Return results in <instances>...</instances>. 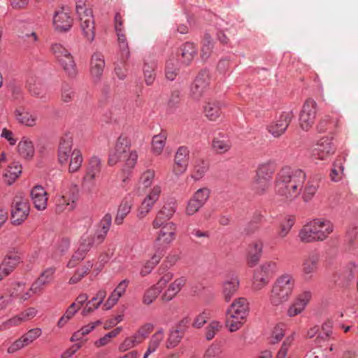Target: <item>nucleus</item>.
<instances>
[{
    "mask_svg": "<svg viewBox=\"0 0 358 358\" xmlns=\"http://www.w3.org/2000/svg\"><path fill=\"white\" fill-rule=\"evenodd\" d=\"M173 278V274L171 272H166L162 275L155 286L162 292Z\"/></svg>",
    "mask_w": 358,
    "mask_h": 358,
    "instance_id": "nucleus-64",
    "label": "nucleus"
},
{
    "mask_svg": "<svg viewBox=\"0 0 358 358\" xmlns=\"http://www.w3.org/2000/svg\"><path fill=\"white\" fill-rule=\"evenodd\" d=\"M166 136L164 133L154 136L152 138V148L157 155H159L165 145Z\"/></svg>",
    "mask_w": 358,
    "mask_h": 358,
    "instance_id": "nucleus-51",
    "label": "nucleus"
},
{
    "mask_svg": "<svg viewBox=\"0 0 358 358\" xmlns=\"http://www.w3.org/2000/svg\"><path fill=\"white\" fill-rule=\"evenodd\" d=\"M22 173V167L17 162H13L6 169L3 176L6 182L10 185Z\"/></svg>",
    "mask_w": 358,
    "mask_h": 358,
    "instance_id": "nucleus-37",
    "label": "nucleus"
},
{
    "mask_svg": "<svg viewBox=\"0 0 358 358\" xmlns=\"http://www.w3.org/2000/svg\"><path fill=\"white\" fill-rule=\"evenodd\" d=\"M21 258L16 252H10L3 259L0 265V280L8 275L20 262Z\"/></svg>",
    "mask_w": 358,
    "mask_h": 358,
    "instance_id": "nucleus-21",
    "label": "nucleus"
},
{
    "mask_svg": "<svg viewBox=\"0 0 358 358\" xmlns=\"http://www.w3.org/2000/svg\"><path fill=\"white\" fill-rule=\"evenodd\" d=\"M231 146V143L227 137L219 134L212 141V148L215 152L222 154L227 152Z\"/></svg>",
    "mask_w": 358,
    "mask_h": 358,
    "instance_id": "nucleus-35",
    "label": "nucleus"
},
{
    "mask_svg": "<svg viewBox=\"0 0 358 358\" xmlns=\"http://www.w3.org/2000/svg\"><path fill=\"white\" fill-rule=\"evenodd\" d=\"M222 324L218 321H211L206 328L205 336L208 341L212 340L215 334L220 331Z\"/></svg>",
    "mask_w": 358,
    "mask_h": 358,
    "instance_id": "nucleus-53",
    "label": "nucleus"
},
{
    "mask_svg": "<svg viewBox=\"0 0 358 358\" xmlns=\"http://www.w3.org/2000/svg\"><path fill=\"white\" fill-rule=\"evenodd\" d=\"M174 203H170L164 206L152 222V227L159 229L163 224L167 223L175 213Z\"/></svg>",
    "mask_w": 358,
    "mask_h": 358,
    "instance_id": "nucleus-25",
    "label": "nucleus"
},
{
    "mask_svg": "<svg viewBox=\"0 0 358 358\" xmlns=\"http://www.w3.org/2000/svg\"><path fill=\"white\" fill-rule=\"evenodd\" d=\"M162 189L159 185L155 186L150 194L144 199L138 208L137 217L143 218L150 212L155 202L158 200Z\"/></svg>",
    "mask_w": 358,
    "mask_h": 358,
    "instance_id": "nucleus-17",
    "label": "nucleus"
},
{
    "mask_svg": "<svg viewBox=\"0 0 358 358\" xmlns=\"http://www.w3.org/2000/svg\"><path fill=\"white\" fill-rule=\"evenodd\" d=\"M295 223V219L293 216L286 217L280 224L278 236L280 238H285Z\"/></svg>",
    "mask_w": 358,
    "mask_h": 358,
    "instance_id": "nucleus-48",
    "label": "nucleus"
},
{
    "mask_svg": "<svg viewBox=\"0 0 358 358\" xmlns=\"http://www.w3.org/2000/svg\"><path fill=\"white\" fill-rule=\"evenodd\" d=\"M145 82L148 85H151L155 79V66L145 64L143 66Z\"/></svg>",
    "mask_w": 358,
    "mask_h": 358,
    "instance_id": "nucleus-62",
    "label": "nucleus"
},
{
    "mask_svg": "<svg viewBox=\"0 0 358 358\" xmlns=\"http://www.w3.org/2000/svg\"><path fill=\"white\" fill-rule=\"evenodd\" d=\"M317 103L313 99H308L304 103L300 115L299 125L303 131H308L314 124L316 113Z\"/></svg>",
    "mask_w": 358,
    "mask_h": 358,
    "instance_id": "nucleus-10",
    "label": "nucleus"
},
{
    "mask_svg": "<svg viewBox=\"0 0 358 358\" xmlns=\"http://www.w3.org/2000/svg\"><path fill=\"white\" fill-rule=\"evenodd\" d=\"M154 325L152 323H146L140 327L136 332L134 334L141 343L153 331Z\"/></svg>",
    "mask_w": 358,
    "mask_h": 358,
    "instance_id": "nucleus-49",
    "label": "nucleus"
},
{
    "mask_svg": "<svg viewBox=\"0 0 358 358\" xmlns=\"http://www.w3.org/2000/svg\"><path fill=\"white\" fill-rule=\"evenodd\" d=\"M263 248V243L261 240H255L251 242L248 248V259L250 266H255L259 260Z\"/></svg>",
    "mask_w": 358,
    "mask_h": 358,
    "instance_id": "nucleus-26",
    "label": "nucleus"
},
{
    "mask_svg": "<svg viewBox=\"0 0 358 358\" xmlns=\"http://www.w3.org/2000/svg\"><path fill=\"white\" fill-rule=\"evenodd\" d=\"M336 147L332 140L327 137L320 139L311 149L313 159L326 160L335 152Z\"/></svg>",
    "mask_w": 358,
    "mask_h": 358,
    "instance_id": "nucleus-12",
    "label": "nucleus"
},
{
    "mask_svg": "<svg viewBox=\"0 0 358 358\" xmlns=\"http://www.w3.org/2000/svg\"><path fill=\"white\" fill-rule=\"evenodd\" d=\"M320 264V255L318 253L312 252L304 256L301 264V275L306 281L313 279L317 273Z\"/></svg>",
    "mask_w": 358,
    "mask_h": 358,
    "instance_id": "nucleus-13",
    "label": "nucleus"
},
{
    "mask_svg": "<svg viewBox=\"0 0 358 358\" xmlns=\"http://www.w3.org/2000/svg\"><path fill=\"white\" fill-rule=\"evenodd\" d=\"M18 151L24 157H31L34 153L32 142L29 138L23 137L18 144Z\"/></svg>",
    "mask_w": 358,
    "mask_h": 358,
    "instance_id": "nucleus-41",
    "label": "nucleus"
},
{
    "mask_svg": "<svg viewBox=\"0 0 358 358\" xmlns=\"http://www.w3.org/2000/svg\"><path fill=\"white\" fill-rule=\"evenodd\" d=\"M51 51L68 76L75 77L77 74V69L71 53L61 44L58 43L52 45Z\"/></svg>",
    "mask_w": 358,
    "mask_h": 358,
    "instance_id": "nucleus-7",
    "label": "nucleus"
},
{
    "mask_svg": "<svg viewBox=\"0 0 358 358\" xmlns=\"http://www.w3.org/2000/svg\"><path fill=\"white\" fill-rule=\"evenodd\" d=\"M17 121L27 127H32L36 124L38 116L35 113L29 111L23 106L17 107L15 112Z\"/></svg>",
    "mask_w": 358,
    "mask_h": 358,
    "instance_id": "nucleus-22",
    "label": "nucleus"
},
{
    "mask_svg": "<svg viewBox=\"0 0 358 358\" xmlns=\"http://www.w3.org/2000/svg\"><path fill=\"white\" fill-rule=\"evenodd\" d=\"M55 272L53 267L46 268L32 284V290L41 292L43 287L52 280Z\"/></svg>",
    "mask_w": 358,
    "mask_h": 358,
    "instance_id": "nucleus-28",
    "label": "nucleus"
},
{
    "mask_svg": "<svg viewBox=\"0 0 358 358\" xmlns=\"http://www.w3.org/2000/svg\"><path fill=\"white\" fill-rule=\"evenodd\" d=\"M269 282V279L256 270L254 273V278L252 282V288L255 290H260L263 289Z\"/></svg>",
    "mask_w": 358,
    "mask_h": 358,
    "instance_id": "nucleus-55",
    "label": "nucleus"
},
{
    "mask_svg": "<svg viewBox=\"0 0 358 358\" xmlns=\"http://www.w3.org/2000/svg\"><path fill=\"white\" fill-rule=\"evenodd\" d=\"M141 344L139 341L136 338V337L133 335L129 337H127L123 342L120 345L118 350L120 352H126L136 345Z\"/></svg>",
    "mask_w": 358,
    "mask_h": 358,
    "instance_id": "nucleus-56",
    "label": "nucleus"
},
{
    "mask_svg": "<svg viewBox=\"0 0 358 358\" xmlns=\"http://www.w3.org/2000/svg\"><path fill=\"white\" fill-rule=\"evenodd\" d=\"M319 182L315 180H309L306 183L303 193V199L305 202L310 201L317 191Z\"/></svg>",
    "mask_w": 358,
    "mask_h": 358,
    "instance_id": "nucleus-42",
    "label": "nucleus"
},
{
    "mask_svg": "<svg viewBox=\"0 0 358 358\" xmlns=\"http://www.w3.org/2000/svg\"><path fill=\"white\" fill-rule=\"evenodd\" d=\"M164 338V330L162 328H159L157 331L152 335L148 343V348L145 352L143 355V358H149V357L157 351L162 342Z\"/></svg>",
    "mask_w": 358,
    "mask_h": 358,
    "instance_id": "nucleus-27",
    "label": "nucleus"
},
{
    "mask_svg": "<svg viewBox=\"0 0 358 358\" xmlns=\"http://www.w3.org/2000/svg\"><path fill=\"white\" fill-rule=\"evenodd\" d=\"M343 171L344 167L341 162L339 160L336 161L330 173L331 180L334 182L341 180L343 176Z\"/></svg>",
    "mask_w": 358,
    "mask_h": 358,
    "instance_id": "nucleus-57",
    "label": "nucleus"
},
{
    "mask_svg": "<svg viewBox=\"0 0 358 358\" xmlns=\"http://www.w3.org/2000/svg\"><path fill=\"white\" fill-rule=\"evenodd\" d=\"M73 139L70 135H65L60 141L58 148V160L62 164H66L71 154V160L69 163V172L77 171L83 163V157L78 150L72 151Z\"/></svg>",
    "mask_w": 358,
    "mask_h": 358,
    "instance_id": "nucleus-5",
    "label": "nucleus"
},
{
    "mask_svg": "<svg viewBox=\"0 0 358 358\" xmlns=\"http://www.w3.org/2000/svg\"><path fill=\"white\" fill-rule=\"evenodd\" d=\"M221 346L217 343H213L206 350L203 358H221Z\"/></svg>",
    "mask_w": 358,
    "mask_h": 358,
    "instance_id": "nucleus-60",
    "label": "nucleus"
},
{
    "mask_svg": "<svg viewBox=\"0 0 358 358\" xmlns=\"http://www.w3.org/2000/svg\"><path fill=\"white\" fill-rule=\"evenodd\" d=\"M116 34L120 48V63L124 64L130 56L127 39L124 31Z\"/></svg>",
    "mask_w": 358,
    "mask_h": 358,
    "instance_id": "nucleus-34",
    "label": "nucleus"
},
{
    "mask_svg": "<svg viewBox=\"0 0 358 358\" xmlns=\"http://www.w3.org/2000/svg\"><path fill=\"white\" fill-rule=\"evenodd\" d=\"M137 159L136 152H130V144L127 137L120 136L116 141L114 149L110 152L108 164L113 166L119 161H124L129 168H133Z\"/></svg>",
    "mask_w": 358,
    "mask_h": 358,
    "instance_id": "nucleus-4",
    "label": "nucleus"
},
{
    "mask_svg": "<svg viewBox=\"0 0 358 358\" xmlns=\"http://www.w3.org/2000/svg\"><path fill=\"white\" fill-rule=\"evenodd\" d=\"M293 117L294 114L292 111L282 112L267 126L268 132L273 137H280L285 132Z\"/></svg>",
    "mask_w": 358,
    "mask_h": 358,
    "instance_id": "nucleus-11",
    "label": "nucleus"
},
{
    "mask_svg": "<svg viewBox=\"0 0 358 358\" xmlns=\"http://www.w3.org/2000/svg\"><path fill=\"white\" fill-rule=\"evenodd\" d=\"M162 259L160 255H154L151 259L147 261L141 268V274L142 276H145L149 274L155 266Z\"/></svg>",
    "mask_w": 358,
    "mask_h": 358,
    "instance_id": "nucleus-50",
    "label": "nucleus"
},
{
    "mask_svg": "<svg viewBox=\"0 0 358 358\" xmlns=\"http://www.w3.org/2000/svg\"><path fill=\"white\" fill-rule=\"evenodd\" d=\"M161 291L157 289L155 285L148 289L144 294L143 302L144 304L150 305L152 303L158 295L160 294Z\"/></svg>",
    "mask_w": 358,
    "mask_h": 358,
    "instance_id": "nucleus-59",
    "label": "nucleus"
},
{
    "mask_svg": "<svg viewBox=\"0 0 358 358\" xmlns=\"http://www.w3.org/2000/svg\"><path fill=\"white\" fill-rule=\"evenodd\" d=\"M76 13L83 36L92 41L95 36V24L92 9L86 4L85 0H78Z\"/></svg>",
    "mask_w": 358,
    "mask_h": 358,
    "instance_id": "nucleus-6",
    "label": "nucleus"
},
{
    "mask_svg": "<svg viewBox=\"0 0 358 358\" xmlns=\"http://www.w3.org/2000/svg\"><path fill=\"white\" fill-rule=\"evenodd\" d=\"M79 189L76 185H72L68 190L56 200L55 211L62 213L72 210L78 199Z\"/></svg>",
    "mask_w": 358,
    "mask_h": 358,
    "instance_id": "nucleus-8",
    "label": "nucleus"
},
{
    "mask_svg": "<svg viewBox=\"0 0 358 358\" xmlns=\"http://www.w3.org/2000/svg\"><path fill=\"white\" fill-rule=\"evenodd\" d=\"M245 320L244 319L236 318V316L227 314L226 324L229 330L233 332L238 330L243 326Z\"/></svg>",
    "mask_w": 358,
    "mask_h": 358,
    "instance_id": "nucleus-52",
    "label": "nucleus"
},
{
    "mask_svg": "<svg viewBox=\"0 0 358 358\" xmlns=\"http://www.w3.org/2000/svg\"><path fill=\"white\" fill-rule=\"evenodd\" d=\"M42 331L40 328H35L28 331L26 334L22 335L21 338H22L23 342L28 345L40 337Z\"/></svg>",
    "mask_w": 358,
    "mask_h": 358,
    "instance_id": "nucleus-58",
    "label": "nucleus"
},
{
    "mask_svg": "<svg viewBox=\"0 0 358 358\" xmlns=\"http://www.w3.org/2000/svg\"><path fill=\"white\" fill-rule=\"evenodd\" d=\"M209 196L210 190L206 187H203L198 189L192 198L203 206L208 199Z\"/></svg>",
    "mask_w": 358,
    "mask_h": 358,
    "instance_id": "nucleus-63",
    "label": "nucleus"
},
{
    "mask_svg": "<svg viewBox=\"0 0 358 358\" xmlns=\"http://www.w3.org/2000/svg\"><path fill=\"white\" fill-rule=\"evenodd\" d=\"M312 299L310 291H303L299 294L289 306L287 315L289 317H295L301 313Z\"/></svg>",
    "mask_w": 358,
    "mask_h": 358,
    "instance_id": "nucleus-14",
    "label": "nucleus"
},
{
    "mask_svg": "<svg viewBox=\"0 0 358 358\" xmlns=\"http://www.w3.org/2000/svg\"><path fill=\"white\" fill-rule=\"evenodd\" d=\"M278 268L277 262L273 260H269L261 264L256 271L270 279V278L278 271Z\"/></svg>",
    "mask_w": 358,
    "mask_h": 358,
    "instance_id": "nucleus-40",
    "label": "nucleus"
},
{
    "mask_svg": "<svg viewBox=\"0 0 358 358\" xmlns=\"http://www.w3.org/2000/svg\"><path fill=\"white\" fill-rule=\"evenodd\" d=\"M111 224V216L106 215L100 223V229L93 233L96 236L98 242H103L106 236Z\"/></svg>",
    "mask_w": 358,
    "mask_h": 358,
    "instance_id": "nucleus-39",
    "label": "nucleus"
},
{
    "mask_svg": "<svg viewBox=\"0 0 358 358\" xmlns=\"http://www.w3.org/2000/svg\"><path fill=\"white\" fill-rule=\"evenodd\" d=\"M275 171L274 166L272 163H264L259 166L257 170L256 176L271 181L272 175Z\"/></svg>",
    "mask_w": 358,
    "mask_h": 358,
    "instance_id": "nucleus-44",
    "label": "nucleus"
},
{
    "mask_svg": "<svg viewBox=\"0 0 358 358\" xmlns=\"http://www.w3.org/2000/svg\"><path fill=\"white\" fill-rule=\"evenodd\" d=\"M105 68V60L102 53L94 52L91 57L90 73L92 76L99 80L103 74Z\"/></svg>",
    "mask_w": 358,
    "mask_h": 358,
    "instance_id": "nucleus-24",
    "label": "nucleus"
},
{
    "mask_svg": "<svg viewBox=\"0 0 358 358\" xmlns=\"http://www.w3.org/2000/svg\"><path fill=\"white\" fill-rule=\"evenodd\" d=\"M295 287V278L292 274L284 273L278 276L272 285L269 295L271 305L278 306L287 301Z\"/></svg>",
    "mask_w": 358,
    "mask_h": 358,
    "instance_id": "nucleus-3",
    "label": "nucleus"
},
{
    "mask_svg": "<svg viewBox=\"0 0 358 358\" xmlns=\"http://www.w3.org/2000/svg\"><path fill=\"white\" fill-rule=\"evenodd\" d=\"M177 55H171L169 57L165 66V76L169 80H173L178 75V62L176 58Z\"/></svg>",
    "mask_w": 358,
    "mask_h": 358,
    "instance_id": "nucleus-36",
    "label": "nucleus"
},
{
    "mask_svg": "<svg viewBox=\"0 0 358 358\" xmlns=\"http://www.w3.org/2000/svg\"><path fill=\"white\" fill-rule=\"evenodd\" d=\"M106 296V291L100 289L91 301H88L82 310L83 315H87L97 309Z\"/></svg>",
    "mask_w": 358,
    "mask_h": 358,
    "instance_id": "nucleus-31",
    "label": "nucleus"
},
{
    "mask_svg": "<svg viewBox=\"0 0 358 358\" xmlns=\"http://www.w3.org/2000/svg\"><path fill=\"white\" fill-rule=\"evenodd\" d=\"M209 84V76L206 71H201L196 77L190 88V96L194 100H199L206 92Z\"/></svg>",
    "mask_w": 358,
    "mask_h": 358,
    "instance_id": "nucleus-15",
    "label": "nucleus"
},
{
    "mask_svg": "<svg viewBox=\"0 0 358 358\" xmlns=\"http://www.w3.org/2000/svg\"><path fill=\"white\" fill-rule=\"evenodd\" d=\"M249 311V303L245 298L236 299L227 310V314L236 316V318L245 320Z\"/></svg>",
    "mask_w": 358,
    "mask_h": 358,
    "instance_id": "nucleus-20",
    "label": "nucleus"
},
{
    "mask_svg": "<svg viewBox=\"0 0 358 358\" xmlns=\"http://www.w3.org/2000/svg\"><path fill=\"white\" fill-rule=\"evenodd\" d=\"M159 228L156 241L160 244L168 245L176 239V226L173 222L163 224Z\"/></svg>",
    "mask_w": 358,
    "mask_h": 358,
    "instance_id": "nucleus-19",
    "label": "nucleus"
},
{
    "mask_svg": "<svg viewBox=\"0 0 358 358\" xmlns=\"http://www.w3.org/2000/svg\"><path fill=\"white\" fill-rule=\"evenodd\" d=\"M334 225L325 219H315L306 224L299 231V237L303 243L325 240L332 233Z\"/></svg>",
    "mask_w": 358,
    "mask_h": 358,
    "instance_id": "nucleus-2",
    "label": "nucleus"
},
{
    "mask_svg": "<svg viewBox=\"0 0 358 358\" xmlns=\"http://www.w3.org/2000/svg\"><path fill=\"white\" fill-rule=\"evenodd\" d=\"M306 178V173L301 169L282 168L277 176V193L287 201H293L299 195Z\"/></svg>",
    "mask_w": 358,
    "mask_h": 358,
    "instance_id": "nucleus-1",
    "label": "nucleus"
},
{
    "mask_svg": "<svg viewBox=\"0 0 358 358\" xmlns=\"http://www.w3.org/2000/svg\"><path fill=\"white\" fill-rule=\"evenodd\" d=\"M31 198L33 203L38 210H43L47 207L48 193L40 185L35 186L31 191Z\"/></svg>",
    "mask_w": 358,
    "mask_h": 358,
    "instance_id": "nucleus-23",
    "label": "nucleus"
},
{
    "mask_svg": "<svg viewBox=\"0 0 358 358\" xmlns=\"http://www.w3.org/2000/svg\"><path fill=\"white\" fill-rule=\"evenodd\" d=\"M270 185V180L256 176L252 183V188L257 194H263L268 189Z\"/></svg>",
    "mask_w": 358,
    "mask_h": 358,
    "instance_id": "nucleus-46",
    "label": "nucleus"
},
{
    "mask_svg": "<svg viewBox=\"0 0 358 358\" xmlns=\"http://www.w3.org/2000/svg\"><path fill=\"white\" fill-rule=\"evenodd\" d=\"M239 287V280L237 277H233L224 282L222 286V295L225 301L228 302L236 294Z\"/></svg>",
    "mask_w": 358,
    "mask_h": 358,
    "instance_id": "nucleus-32",
    "label": "nucleus"
},
{
    "mask_svg": "<svg viewBox=\"0 0 358 358\" xmlns=\"http://www.w3.org/2000/svg\"><path fill=\"white\" fill-rule=\"evenodd\" d=\"M29 213V205L27 199L17 195L13 199L11 210V221L15 225L22 224Z\"/></svg>",
    "mask_w": 358,
    "mask_h": 358,
    "instance_id": "nucleus-9",
    "label": "nucleus"
},
{
    "mask_svg": "<svg viewBox=\"0 0 358 358\" xmlns=\"http://www.w3.org/2000/svg\"><path fill=\"white\" fill-rule=\"evenodd\" d=\"M197 53V50L195 45L192 43H185L180 48L178 54L181 56V62L189 65L195 55Z\"/></svg>",
    "mask_w": 358,
    "mask_h": 358,
    "instance_id": "nucleus-33",
    "label": "nucleus"
},
{
    "mask_svg": "<svg viewBox=\"0 0 358 358\" xmlns=\"http://www.w3.org/2000/svg\"><path fill=\"white\" fill-rule=\"evenodd\" d=\"M155 176V172L152 169H147L144 171L139 180L140 185H143L144 187L147 188L151 185Z\"/></svg>",
    "mask_w": 358,
    "mask_h": 358,
    "instance_id": "nucleus-61",
    "label": "nucleus"
},
{
    "mask_svg": "<svg viewBox=\"0 0 358 358\" xmlns=\"http://www.w3.org/2000/svg\"><path fill=\"white\" fill-rule=\"evenodd\" d=\"M73 22L70 13L64 8L55 12L53 24L56 30L61 32L67 31L71 28Z\"/></svg>",
    "mask_w": 358,
    "mask_h": 358,
    "instance_id": "nucleus-18",
    "label": "nucleus"
},
{
    "mask_svg": "<svg viewBox=\"0 0 358 358\" xmlns=\"http://www.w3.org/2000/svg\"><path fill=\"white\" fill-rule=\"evenodd\" d=\"M186 282V279L183 277L176 279L171 282L167 289L163 294L162 299L163 301H169L175 297V296L180 292L181 288Z\"/></svg>",
    "mask_w": 358,
    "mask_h": 358,
    "instance_id": "nucleus-30",
    "label": "nucleus"
},
{
    "mask_svg": "<svg viewBox=\"0 0 358 358\" xmlns=\"http://www.w3.org/2000/svg\"><path fill=\"white\" fill-rule=\"evenodd\" d=\"M213 41L209 35H206L203 41V44L201 50V57L203 60L207 59L212 52Z\"/></svg>",
    "mask_w": 358,
    "mask_h": 358,
    "instance_id": "nucleus-54",
    "label": "nucleus"
},
{
    "mask_svg": "<svg viewBox=\"0 0 358 358\" xmlns=\"http://www.w3.org/2000/svg\"><path fill=\"white\" fill-rule=\"evenodd\" d=\"M206 116L211 121H215L221 114V103L218 101L208 102L204 107Z\"/></svg>",
    "mask_w": 358,
    "mask_h": 358,
    "instance_id": "nucleus-38",
    "label": "nucleus"
},
{
    "mask_svg": "<svg viewBox=\"0 0 358 358\" xmlns=\"http://www.w3.org/2000/svg\"><path fill=\"white\" fill-rule=\"evenodd\" d=\"M183 335L184 332L177 328L172 330L166 341V348H173L176 347L180 342Z\"/></svg>",
    "mask_w": 358,
    "mask_h": 358,
    "instance_id": "nucleus-47",
    "label": "nucleus"
},
{
    "mask_svg": "<svg viewBox=\"0 0 358 358\" xmlns=\"http://www.w3.org/2000/svg\"><path fill=\"white\" fill-rule=\"evenodd\" d=\"M208 162L203 159L196 162L192 177L194 180L201 179L208 169Z\"/></svg>",
    "mask_w": 358,
    "mask_h": 358,
    "instance_id": "nucleus-43",
    "label": "nucleus"
},
{
    "mask_svg": "<svg viewBox=\"0 0 358 358\" xmlns=\"http://www.w3.org/2000/svg\"><path fill=\"white\" fill-rule=\"evenodd\" d=\"M189 151L187 147H180L175 155L174 164L173 166V173L178 176L183 174L188 166Z\"/></svg>",
    "mask_w": 358,
    "mask_h": 358,
    "instance_id": "nucleus-16",
    "label": "nucleus"
},
{
    "mask_svg": "<svg viewBox=\"0 0 358 358\" xmlns=\"http://www.w3.org/2000/svg\"><path fill=\"white\" fill-rule=\"evenodd\" d=\"M131 210V205L129 203L124 200L120 205L116 217L115 218V223L117 225L123 222L124 219L129 214Z\"/></svg>",
    "mask_w": 358,
    "mask_h": 358,
    "instance_id": "nucleus-45",
    "label": "nucleus"
},
{
    "mask_svg": "<svg viewBox=\"0 0 358 358\" xmlns=\"http://www.w3.org/2000/svg\"><path fill=\"white\" fill-rule=\"evenodd\" d=\"M101 243L98 242L96 236L93 231L87 232L81 236L78 249L86 255L93 246L99 245Z\"/></svg>",
    "mask_w": 358,
    "mask_h": 358,
    "instance_id": "nucleus-29",
    "label": "nucleus"
}]
</instances>
